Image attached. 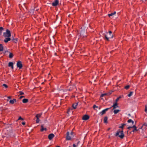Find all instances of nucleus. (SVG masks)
Here are the masks:
<instances>
[{
    "instance_id": "0eeeda50",
    "label": "nucleus",
    "mask_w": 147,
    "mask_h": 147,
    "mask_svg": "<svg viewBox=\"0 0 147 147\" xmlns=\"http://www.w3.org/2000/svg\"><path fill=\"white\" fill-rule=\"evenodd\" d=\"M55 136V135L53 134H51L48 135V138L49 140H52Z\"/></svg>"
},
{
    "instance_id": "f704fd0d",
    "label": "nucleus",
    "mask_w": 147,
    "mask_h": 147,
    "mask_svg": "<svg viewBox=\"0 0 147 147\" xmlns=\"http://www.w3.org/2000/svg\"><path fill=\"white\" fill-rule=\"evenodd\" d=\"M19 93H20V95H22L23 94H24V93L23 92H20Z\"/></svg>"
},
{
    "instance_id": "a19ab883",
    "label": "nucleus",
    "mask_w": 147,
    "mask_h": 147,
    "mask_svg": "<svg viewBox=\"0 0 147 147\" xmlns=\"http://www.w3.org/2000/svg\"><path fill=\"white\" fill-rule=\"evenodd\" d=\"M73 147H76V145L75 144L73 145Z\"/></svg>"
},
{
    "instance_id": "c9c22d12",
    "label": "nucleus",
    "mask_w": 147,
    "mask_h": 147,
    "mask_svg": "<svg viewBox=\"0 0 147 147\" xmlns=\"http://www.w3.org/2000/svg\"><path fill=\"white\" fill-rule=\"evenodd\" d=\"M98 108V107L96 106V105H94V106H93V108L95 109V108Z\"/></svg>"
},
{
    "instance_id": "4be33fe9",
    "label": "nucleus",
    "mask_w": 147,
    "mask_h": 147,
    "mask_svg": "<svg viewBox=\"0 0 147 147\" xmlns=\"http://www.w3.org/2000/svg\"><path fill=\"white\" fill-rule=\"evenodd\" d=\"M42 114H39L36 115V117L37 118L39 119L40 118L41 115Z\"/></svg>"
},
{
    "instance_id": "f3484780",
    "label": "nucleus",
    "mask_w": 147,
    "mask_h": 147,
    "mask_svg": "<svg viewBox=\"0 0 147 147\" xmlns=\"http://www.w3.org/2000/svg\"><path fill=\"white\" fill-rule=\"evenodd\" d=\"M116 13V12L115 11H114L113 13H111L109 14H108V16L109 17H110L111 16H113V15H115Z\"/></svg>"
},
{
    "instance_id": "473e14b6",
    "label": "nucleus",
    "mask_w": 147,
    "mask_h": 147,
    "mask_svg": "<svg viewBox=\"0 0 147 147\" xmlns=\"http://www.w3.org/2000/svg\"><path fill=\"white\" fill-rule=\"evenodd\" d=\"M3 28L2 27H0V32H1L3 30Z\"/></svg>"
},
{
    "instance_id": "cd10ccee",
    "label": "nucleus",
    "mask_w": 147,
    "mask_h": 147,
    "mask_svg": "<svg viewBox=\"0 0 147 147\" xmlns=\"http://www.w3.org/2000/svg\"><path fill=\"white\" fill-rule=\"evenodd\" d=\"M130 87L129 85H127L126 86H125L124 87L126 89H128Z\"/></svg>"
},
{
    "instance_id": "423d86ee",
    "label": "nucleus",
    "mask_w": 147,
    "mask_h": 147,
    "mask_svg": "<svg viewBox=\"0 0 147 147\" xmlns=\"http://www.w3.org/2000/svg\"><path fill=\"white\" fill-rule=\"evenodd\" d=\"M110 108L106 109L103 110L101 112H100V113L101 114V115H102L103 114H104L105 113V112Z\"/></svg>"
},
{
    "instance_id": "f257e3e1",
    "label": "nucleus",
    "mask_w": 147,
    "mask_h": 147,
    "mask_svg": "<svg viewBox=\"0 0 147 147\" xmlns=\"http://www.w3.org/2000/svg\"><path fill=\"white\" fill-rule=\"evenodd\" d=\"M123 132V130L121 131H117L115 135L116 136H118L121 138H123L124 137V134Z\"/></svg>"
},
{
    "instance_id": "6e6552de",
    "label": "nucleus",
    "mask_w": 147,
    "mask_h": 147,
    "mask_svg": "<svg viewBox=\"0 0 147 147\" xmlns=\"http://www.w3.org/2000/svg\"><path fill=\"white\" fill-rule=\"evenodd\" d=\"M112 107H113V109H115L119 107L117 103L115 102L113 104V105L112 106Z\"/></svg>"
},
{
    "instance_id": "58836bf2",
    "label": "nucleus",
    "mask_w": 147,
    "mask_h": 147,
    "mask_svg": "<svg viewBox=\"0 0 147 147\" xmlns=\"http://www.w3.org/2000/svg\"><path fill=\"white\" fill-rule=\"evenodd\" d=\"M22 124L23 125H24L25 124V122H22Z\"/></svg>"
},
{
    "instance_id": "393cba45",
    "label": "nucleus",
    "mask_w": 147,
    "mask_h": 147,
    "mask_svg": "<svg viewBox=\"0 0 147 147\" xmlns=\"http://www.w3.org/2000/svg\"><path fill=\"white\" fill-rule=\"evenodd\" d=\"M133 92H131L129 93L128 95V96L129 97H130L133 94Z\"/></svg>"
},
{
    "instance_id": "49530a36",
    "label": "nucleus",
    "mask_w": 147,
    "mask_h": 147,
    "mask_svg": "<svg viewBox=\"0 0 147 147\" xmlns=\"http://www.w3.org/2000/svg\"><path fill=\"white\" fill-rule=\"evenodd\" d=\"M8 98H10V97H9Z\"/></svg>"
},
{
    "instance_id": "f8f14e48",
    "label": "nucleus",
    "mask_w": 147,
    "mask_h": 147,
    "mask_svg": "<svg viewBox=\"0 0 147 147\" xmlns=\"http://www.w3.org/2000/svg\"><path fill=\"white\" fill-rule=\"evenodd\" d=\"M131 128H134V129L133 131L134 132L135 131L137 130L136 129V127L134 125H133L132 126L128 127H127V128L129 129Z\"/></svg>"
},
{
    "instance_id": "9b49d317",
    "label": "nucleus",
    "mask_w": 147,
    "mask_h": 147,
    "mask_svg": "<svg viewBox=\"0 0 147 147\" xmlns=\"http://www.w3.org/2000/svg\"><path fill=\"white\" fill-rule=\"evenodd\" d=\"M147 126V124L146 123H145L144 124L142 127V130H146V129Z\"/></svg>"
},
{
    "instance_id": "c03bdc74",
    "label": "nucleus",
    "mask_w": 147,
    "mask_h": 147,
    "mask_svg": "<svg viewBox=\"0 0 147 147\" xmlns=\"http://www.w3.org/2000/svg\"><path fill=\"white\" fill-rule=\"evenodd\" d=\"M57 147H60L59 146H57Z\"/></svg>"
},
{
    "instance_id": "f03ea898",
    "label": "nucleus",
    "mask_w": 147,
    "mask_h": 147,
    "mask_svg": "<svg viewBox=\"0 0 147 147\" xmlns=\"http://www.w3.org/2000/svg\"><path fill=\"white\" fill-rule=\"evenodd\" d=\"M74 136L73 132H71L70 134L69 132L67 133V136L66 137V139L67 140H71V138Z\"/></svg>"
},
{
    "instance_id": "a18cd8bd",
    "label": "nucleus",
    "mask_w": 147,
    "mask_h": 147,
    "mask_svg": "<svg viewBox=\"0 0 147 147\" xmlns=\"http://www.w3.org/2000/svg\"><path fill=\"white\" fill-rule=\"evenodd\" d=\"M72 87H75L74 86H73Z\"/></svg>"
},
{
    "instance_id": "4468645a",
    "label": "nucleus",
    "mask_w": 147,
    "mask_h": 147,
    "mask_svg": "<svg viewBox=\"0 0 147 147\" xmlns=\"http://www.w3.org/2000/svg\"><path fill=\"white\" fill-rule=\"evenodd\" d=\"M11 40V39L10 38H9V37H7H7H5V39H4V41L5 42H7L8 41H10Z\"/></svg>"
},
{
    "instance_id": "20e7f679",
    "label": "nucleus",
    "mask_w": 147,
    "mask_h": 147,
    "mask_svg": "<svg viewBox=\"0 0 147 147\" xmlns=\"http://www.w3.org/2000/svg\"><path fill=\"white\" fill-rule=\"evenodd\" d=\"M3 35L5 37H9V38L11 36L10 32L9 30L7 29L5 32L3 33Z\"/></svg>"
},
{
    "instance_id": "72a5a7b5",
    "label": "nucleus",
    "mask_w": 147,
    "mask_h": 147,
    "mask_svg": "<svg viewBox=\"0 0 147 147\" xmlns=\"http://www.w3.org/2000/svg\"><path fill=\"white\" fill-rule=\"evenodd\" d=\"M107 94H106V93H105V94H102L101 95V97H103L104 96L106 95Z\"/></svg>"
},
{
    "instance_id": "39448f33",
    "label": "nucleus",
    "mask_w": 147,
    "mask_h": 147,
    "mask_svg": "<svg viewBox=\"0 0 147 147\" xmlns=\"http://www.w3.org/2000/svg\"><path fill=\"white\" fill-rule=\"evenodd\" d=\"M17 66L18 67L19 69H21L22 68V63L21 61H18L17 63Z\"/></svg>"
},
{
    "instance_id": "7ed1b4c3",
    "label": "nucleus",
    "mask_w": 147,
    "mask_h": 147,
    "mask_svg": "<svg viewBox=\"0 0 147 147\" xmlns=\"http://www.w3.org/2000/svg\"><path fill=\"white\" fill-rule=\"evenodd\" d=\"M112 32L111 31L109 32V34L107 32V34L105 35V37L107 40H109V38H112L113 35H111Z\"/></svg>"
},
{
    "instance_id": "2f4dec72",
    "label": "nucleus",
    "mask_w": 147,
    "mask_h": 147,
    "mask_svg": "<svg viewBox=\"0 0 147 147\" xmlns=\"http://www.w3.org/2000/svg\"><path fill=\"white\" fill-rule=\"evenodd\" d=\"M85 32V30H84V31H81V32L80 33V35H82Z\"/></svg>"
},
{
    "instance_id": "ddd939ff",
    "label": "nucleus",
    "mask_w": 147,
    "mask_h": 147,
    "mask_svg": "<svg viewBox=\"0 0 147 147\" xmlns=\"http://www.w3.org/2000/svg\"><path fill=\"white\" fill-rule=\"evenodd\" d=\"M47 130V128L46 127H44L43 125H41V129L40 131H46Z\"/></svg>"
},
{
    "instance_id": "37998d69",
    "label": "nucleus",
    "mask_w": 147,
    "mask_h": 147,
    "mask_svg": "<svg viewBox=\"0 0 147 147\" xmlns=\"http://www.w3.org/2000/svg\"><path fill=\"white\" fill-rule=\"evenodd\" d=\"M112 92H110L109 93V94H111V93Z\"/></svg>"
},
{
    "instance_id": "412c9836",
    "label": "nucleus",
    "mask_w": 147,
    "mask_h": 147,
    "mask_svg": "<svg viewBox=\"0 0 147 147\" xmlns=\"http://www.w3.org/2000/svg\"><path fill=\"white\" fill-rule=\"evenodd\" d=\"M28 101V100L27 99H24L22 100V102L24 103H26Z\"/></svg>"
},
{
    "instance_id": "a878e982",
    "label": "nucleus",
    "mask_w": 147,
    "mask_h": 147,
    "mask_svg": "<svg viewBox=\"0 0 147 147\" xmlns=\"http://www.w3.org/2000/svg\"><path fill=\"white\" fill-rule=\"evenodd\" d=\"M3 50V47L2 45L0 44V51H2Z\"/></svg>"
},
{
    "instance_id": "c756f323",
    "label": "nucleus",
    "mask_w": 147,
    "mask_h": 147,
    "mask_svg": "<svg viewBox=\"0 0 147 147\" xmlns=\"http://www.w3.org/2000/svg\"><path fill=\"white\" fill-rule=\"evenodd\" d=\"M125 125V124H122L121 126H120L119 127V128H123V127H124V126Z\"/></svg>"
},
{
    "instance_id": "09e8293b",
    "label": "nucleus",
    "mask_w": 147,
    "mask_h": 147,
    "mask_svg": "<svg viewBox=\"0 0 147 147\" xmlns=\"http://www.w3.org/2000/svg\"><path fill=\"white\" fill-rule=\"evenodd\" d=\"M69 111V110L68 111V112Z\"/></svg>"
},
{
    "instance_id": "79ce46f5",
    "label": "nucleus",
    "mask_w": 147,
    "mask_h": 147,
    "mask_svg": "<svg viewBox=\"0 0 147 147\" xmlns=\"http://www.w3.org/2000/svg\"><path fill=\"white\" fill-rule=\"evenodd\" d=\"M72 90V89L71 88V87L70 88V89H69V90Z\"/></svg>"
},
{
    "instance_id": "ea45409f",
    "label": "nucleus",
    "mask_w": 147,
    "mask_h": 147,
    "mask_svg": "<svg viewBox=\"0 0 147 147\" xmlns=\"http://www.w3.org/2000/svg\"><path fill=\"white\" fill-rule=\"evenodd\" d=\"M24 97V96H21L20 97V98L21 99V98H22L23 97Z\"/></svg>"
},
{
    "instance_id": "c85d7f7f",
    "label": "nucleus",
    "mask_w": 147,
    "mask_h": 147,
    "mask_svg": "<svg viewBox=\"0 0 147 147\" xmlns=\"http://www.w3.org/2000/svg\"><path fill=\"white\" fill-rule=\"evenodd\" d=\"M2 86L6 88H7L8 87L5 84H3L2 85Z\"/></svg>"
},
{
    "instance_id": "2eb2a0df",
    "label": "nucleus",
    "mask_w": 147,
    "mask_h": 147,
    "mask_svg": "<svg viewBox=\"0 0 147 147\" xmlns=\"http://www.w3.org/2000/svg\"><path fill=\"white\" fill-rule=\"evenodd\" d=\"M8 66L9 67H11L12 69H13V64L12 62H9L8 64Z\"/></svg>"
},
{
    "instance_id": "4c0bfd02",
    "label": "nucleus",
    "mask_w": 147,
    "mask_h": 147,
    "mask_svg": "<svg viewBox=\"0 0 147 147\" xmlns=\"http://www.w3.org/2000/svg\"><path fill=\"white\" fill-rule=\"evenodd\" d=\"M145 111L146 112V111H147V107L146 106H145Z\"/></svg>"
},
{
    "instance_id": "bb28decb",
    "label": "nucleus",
    "mask_w": 147,
    "mask_h": 147,
    "mask_svg": "<svg viewBox=\"0 0 147 147\" xmlns=\"http://www.w3.org/2000/svg\"><path fill=\"white\" fill-rule=\"evenodd\" d=\"M121 98V96H119V97L118 98L115 100V103H117V102L119 100V98Z\"/></svg>"
},
{
    "instance_id": "a211bd4d",
    "label": "nucleus",
    "mask_w": 147,
    "mask_h": 147,
    "mask_svg": "<svg viewBox=\"0 0 147 147\" xmlns=\"http://www.w3.org/2000/svg\"><path fill=\"white\" fill-rule=\"evenodd\" d=\"M108 117H105L104 118V122L105 123H107Z\"/></svg>"
},
{
    "instance_id": "7c9ffc66",
    "label": "nucleus",
    "mask_w": 147,
    "mask_h": 147,
    "mask_svg": "<svg viewBox=\"0 0 147 147\" xmlns=\"http://www.w3.org/2000/svg\"><path fill=\"white\" fill-rule=\"evenodd\" d=\"M39 121H40V120H39V119L37 118V119L36 121V123H39Z\"/></svg>"
},
{
    "instance_id": "1a4fd4ad",
    "label": "nucleus",
    "mask_w": 147,
    "mask_h": 147,
    "mask_svg": "<svg viewBox=\"0 0 147 147\" xmlns=\"http://www.w3.org/2000/svg\"><path fill=\"white\" fill-rule=\"evenodd\" d=\"M89 118V117L87 115H85L84 116L82 117L83 120H86Z\"/></svg>"
},
{
    "instance_id": "9d476101",
    "label": "nucleus",
    "mask_w": 147,
    "mask_h": 147,
    "mask_svg": "<svg viewBox=\"0 0 147 147\" xmlns=\"http://www.w3.org/2000/svg\"><path fill=\"white\" fill-rule=\"evenodd\" d=\"M58 3V1L57 0H56L54 2L52 3V5L53 6H56Z\"/></svg>"
},
{
    "instance_id": "b1692460",
    "label": "nucleus",
    "mask_w": 147,
    "mask_h": 147,
    "mask_svg": "<svg viewBox=\"0 0 147 147\" xmlns=\"http://www.w3.org/2000/svg\"><path fill=\"white\" fill-rule=\"evenodd\" d=\"M13 54L11 53H9V57L10 58H11L13 57Z\"/></svg>"
},
{
    "instance_id": "6ab92c4d",
    "label": "nucleus",
    "mask_w": 147,
    "mask_h": 147,
    "mask_svg": "<svg viewBox=\"0 0 147 147\" xmlns=\"http://www.w3.org/2000/svg\"><path fill=\"white\" fill-rule=\"evenodd\" d=\"M120 110L119 109H115L113 111V112L114 114H116L118 113Z\"/></svg>"
},
{
    "instance_id": "de8ad7c7",
    "label": "nucleus",
    "mask_w": 147,
    "mask_h": 147,
    "mask_svg": "<svg viewBox=\"0 0 147 147\" xmlns=\"http://www.w3.org/2000/svg\"><path fill=\"white\" fill-rule=\"evenodd\" d=\"M110 129V128H109L108 130H109Z\"/></svg>"
},
{
    "instance_id": "dca6fc26",
    "label": "nucleus",
    "mask_w": 147,
    "mask_h": 147,
    "mask_svg": "<svg viewBox=\"0 0 147 147\" xmlns=\"http://www.w3.org/2000/svg\"><path fill=\"white\" fill-rule=\"evenodd\" d=\"M16 99H13V100H11L9 101V102L11 104H13L15 102H16Z\"/></svg>"
},
{
    "instance_id": "5701e85b",
    "label": "nucleus",
    "mask_w": 147,
    "mask_h": 147,
    "mask_svg": "<svg viewBox=\"0 0 147 147\" xmlns=\"http://www.w3.org/2000/svg\"><path fill=\"white\" fill-rule=\"evenodd\" d=\"M128 123H131V122L132 124L133 125H134V121L132 120L131 119H129L128 121Z\"/></svg>"
},
{
    "instance_id": "e433bc0d",
    "label": "nucleus",
    "mask_w": 147,
    "mask_h": 147,
    "mask_svg": "<svg viewBox=\"0 0 147 147\" xmlns=\"http://www.w3.org/2000/svg\"><path fill=\"white\" fill-rule=\"evenodd\" d=\"M20 119L23 120V118H22L21 117H20L19 118L18 120H20Z\"/></svg>"
},
{
    "instance_id": "aec40b11",
    "label": "nucleus",
    "mask_w": 147,
    "mask_h": 147,
    "mask_svg": "<svg viewBox=\"0 0 147 147\" xmlns=\"http://www.w3.org/2000/svg\"><path fill=\"white\" fill-rule=\"evenodd\" d=\"M78 105V103H74L72 105L73 107V108L74 109H76V108L77 106Z\"/></svg>"
}]
</instances>
